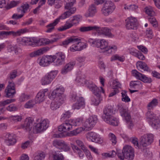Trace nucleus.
Listing matches in <instances>:
<instances>
[{
	"label": "nucleus",
	"instance_id": "3c124183",
	"mask_svg": "<svg viewBox=\"0 0 160 160\" xmlns=\"http://www.w3.org/2000/svg\"><path fill=\"white\" fill-rule=\"evenodd\" d=\"M45 155L43 152H37L34 155L33 160H42L45 158Z\"/></svg>",
	"mask_w": 160,
	"mask_h": 160
},
{
	"label": "nucleus",
	"instance_id": "4be33fe9",
	"mask_svg": "<svg viewBox=\"0 0 160 160\" xmlns=\"http://www.w3.org/2000/svg\"><path fill=\"white\" fill-rule=\"evenodd\" d=\"M3 138L5 143L8 146L13 145L17 142L16 136L13 133H7Z\"/></svg>",
	"mask_w": 160,
	"mask_h": 160
},
{
	"label": "nucleus",
	"instance_id": "49530a36",
	"mask_svg": "<svg viewBox=\"0 0 160 160\" xmlns=\"http://www.w3.org/2000/svg\"><path fill=\"white\" fill-rule=\"evenodd\" d=\"M78 40V38L75 37H72L62 42V44L64 45H67L70 43L76 42Z\"/></svg>",
	"mask_w": 160,
	"mask_h": 160
},
{
	"label": "nucleus",
	"instance_id": "603ef678",
	"mask_svg": "<svg viewBox=\"0 0 160 160\" xmlns=\"http://www.w3.org/2000/svg\"><path fill=\"white\" fill-rule=\"evenodd\" d=\"M122 95V100L125 102H130V99L127 95V92L125 91H122L121 93Z\"/></svg>",
	"mask_w": 160,
	"mask_h": 160
},
{
	"label": "nucleus",
	"instance_id": "a18cd8bd",
	"mask_svg": "<svg viewBox=\"0 0 160 160\" xmlns=\"http://www.w3.org/2000/svg\"><path fill=\"white\" fill-rule=\"evenodd\" d=\"M29 5L28 3H26L23 4L18 9V12H21L24 14L29 9Z\"/></svg>",
	"mask_w": 160,
	"mask_h": 160
},
{
	"label": "nucleus",
	"instance_id": "c9c22d12",
	"mask_svg": "<svg viewBox=\"0 0 160 160\" xmlns=\"http://www.w3.org/2000/svg\"><path fill=\"white\" fill-rule=\"evenodd\" d=\"M116 152L114 150H112L106 152H103L101 154L102 158L106 159L108 158H112L115 157Z\"/></svg>",
	"mask_w": 160,
	"mask_h": 160
},
{
	"label": "nucleus",
	"instance_id": "a19ab883",
	"mask_svg": "<svg viewBox=\"0 0 160 160\" xmlns=\"http://www.w3.org/2000/svg\"><path fill=\"white\" fill-rule=\"evenodd\" d=\"M65 9L68 10L67 11L72 15L74 14L76 11V8L73 6V5H70L68 4H66L65 6Z\"/></svg>",
	"mask_w": 160,
	"mask_h": 160
},
{
	"label": "nucleus",
	"instance_id": "58836bf2",
	"mask_svg": "<svg viewBox=\"0 0 160 160\" xmlns=\"http://www.w3.org/2000/svg\"><path fill=\"white\" fill-rule=\"evenodd\" d=\"M82 118H78L70 119L69 120V122L71 123L72 125L77 126L81 125L82 123Z\"/></svg>",
	"mask_w": 160,
	"mask_h": 160
},
{
	"label": "nucleus",
	"instance_id": "c03bdc74",
	"mask_svg": "<svg viewBox=\"0 0 160 160\" xmlns=\"http://www.w3.org/2000/svg\"><path fill=\"white\" fill-rule=\"evenodd\" d=\"M125 59L124 55L115 54L112 56L111 58V61L118 60L121 62H123Z\"/></svg>",
	"mask_w": 160,
	"mask_h": 160
},
{
	"label": "nucleus",
	"instance_id": "f257e3e1",
	"mask_svg": "<svg viewBox=\"0 0 160 160\" xmlns=\"http://www.w3.org/2000/svg\"><path fill=\"white\" fill-rule=\"evenodd\" d=\"M112 108L111 106L106 107L101 116L102 119L107 123L114 126H118L119 123L118 119L112 116Z\"/></svg>",
	"mask_w": 160,
	"mask_h": 160
},
{
	"label": "nucleus",
	"instance_id": "338daca9",
	"mask_svg": "<svg viewBox=\"0 0 160 160\" xmlns=\"http://www.w3.org/2000/svg\"><path fill=\"white\" fill-rule=\"evenodd\" d=\"M148 20L150 23L155 27L158 26V22L156 18L154 17H151L148 19Z\"/></svg>",
	"mask_w": 160,
	"mask_h": 160
},
{
	"label": "nucleus",
	"instance_id": "5701e85b",
	"mask_svg": "<svg viewBox=\"0 0 160 160\" xmlns=\"http://www.w3.org/2000/svg\"><path fill=\"white\" fill-rule=\"evenodd\" d=\"M6 97L12 98L16 94L15 85L13 82H10L5 89Z\"/></svg>",
	"mask_w": 160,
	"mask_h": 160
},
{
	"label": "nucleus",
	"instance_id": "0e129e2a",
	"mask_svg": "<svg viewBox=\"0 0 160 160\" xmlns=\"http://www.w3.org/2000/svg\"><path fill=\"white\" fill-rule=\"evenodd\" d=\"M63 141L61 140H55L53 142V145L54 146L59 149Z\"/></svg>",
	"mask_w": 160,
	"mask_h": 160
},
{
	"label": "nucleus",
	"instance_id": "ddd939ff",
	"mask_svg": "<svg viewBox=\"0 0 160 160\" xmlns=\"http://www.w3.org/2000/svg\"><path fill=\"white\" fill-rule=\"evenodd\" d=\"M86 136L88 141L96 143L102 144L103 142V138L98 134L93 132H88L86 134Z\"/></svg>",
	"mask_w": 160,
	"mask_h": 160
},
{
	"label": "nucleus",
	"instance_id": "39448f33",
	"mask_svg": "<svg viewBox=\"0 0 160 160\" xmlns=\"http://www.w3.org/2000/svg\"><path fill=\"white\" fill-rule=\"evenodd\" d=\"M64 88L62 86L57 87L49 95L48 97L51 99H56L60 102H63L66 99V96L64 94Z\"/></svg>",
	"mask_w": 160,
	"mask_h": 160
},
{
	"label": "nucleus",
	"instance_id": "37998d69",
	"mask_svg": "<svg viewBox=\"0 0 160 160\" xmlns=\"http://www.w3.org/2000/svg\"><path fill=\"white\" fill-rule=\"evenodd\" d=\"M71 15L67 11L64 12L61 15L59 18H57L55 20L54 23H58L59 22L60 19H64L66 18H69L71 16Z\"/></svg>",
	"mask_w": 160,
	"mask_h": 160
},
{
	"label": "nucleus",
	"instance_id": "052dcab7",
	"mask_svg": "<svg viewBox=\"0 0 160 160\" xmlns=\"http://www.w3.org/2000/svg\"><path fill=\"white\" fill-rule=\"evenodd\" d=\"M6 109L10 112H15L17 111L18 108L14 104H11L6 108Z\"/></svg>",
	"mask_w": 160,
	"mask_h": 160
},
{
	"label": "nucleus",
	"instance_id": "79ce46f5",
	"mask_svg": "<svg viewBox=\"0 0 160 160\" xmlns=\"http://www.w3.org/2000/svg\"><path fill=\"white\" fill-rule=\"evenodd\" d=\"M158 103V100L154 98L148 104L147 108L149 110L153 109L154 108L157 106Z\"/></svg>",
	"mask_w": 160,
	"mask_h": 160
},
{
	"label": "nucleus",
	"instance_id": "c756f323",
	"mask_svg": "<svg viewBox=\"0 0 160 160\" xmlns=\"http://www.w3.org/2000/svg\"><path fill=\"white\" fill-rule=\"evenodd\" d=\"M48 50L49 48L48 47L42 48L31 53L29 55L31 57L41 55L46 52Z\"/></svg>",
	"mask_w": 160,
	"mask_h": 160
},
{
	"label": "nucleus",
	"instance_id": "2eb2a0df",
	"mask_svg": "<svg viewBox=\"0 0 160 160\" xmlns=\"http://www.w3.org/2000/svg\"><path fill=\"white\" fill-rule=\"evenodd\" d=\"M97 116L93 115L90 116L83 124V126L86 127L88 131L91 130L98 121Z\"/></svg>",
	"mask_w": 160,
	"mask_h": 160
},
{
	"label": "nucleus",
	"instance_id": "680f3d73",
	"mask_svg": "<svg viewBox=\"0 0 160 160\" xmlns=\"http://www.w3.org/2000/svg\"><path fill=\"white\" fill-rule=\"evenodd\" d=\"M15 101V100L14 99H8L0 102V106H5L10 103L14 102Z\"/></svg>",
	"mask_w": 160,
	"mask_h": 160
},
{
	"label": "nucleus",
	"instance_id": "b1692460",
	"mask_svg": "<svg viewBox=\"0 0 160 160\" xmlns=\"http://www.w3.org/2000/svg\"><path fill=\"white\" fill-rule=\"evenodd\" d=\"M123 152L126 157L130 160H132L134 157V152L133 148L129 145H125L123 148Z\"/></svg>",
	"mask_w": 160,
	"mask_h": 160
},
{
	"label": "nucleus",
	"instance_id": "0eeeda50",
	"mask_svg": "<svg viewBox=\"0 0 160 160\" xmlns=\"http://www.w3.org/2000/svg\"><path fill=\"white\" fill-rule=\"evenodd\" d=\"M121 115L123 119L126 122L128 128L132 129L133 127V124L131 120V118L128 110L127 108H125L122 105L119 104L118 105Z\"/></svg>",
	"mask_w": 160,
	"mask_h": 160
},
{
	"label": "nucleus",
	"instance_id": "20e7f679",
	"mask_svg": "<svg viewBox=\"0 0 160 160\" xmlns=\"http://www.w3.org/2000/svg\"><path fill=\"white\" fill-rule=\"evenodd\" d=\"M82 20V17L80 15H74L71 17L66 22L64 26L58 28L60 31H63L68 29L73 26L78 24Z\"/></svg>",
	"mask_w": 160,
	"mask_h": 160
},
{
	"label": "nucleus",
	"instance_id": "de8ad7c7",
	"mask_svg": "<svg viewBox=\"0 0 160 160\" xmlns=\"http://www.w3.org/2000/svg\"><path fill=\"white\" fill-rule=\"evenodd\" d=\"M72 114V113L69 111H66L63 112L61 115V119L62 120L64 121L70 118Z\"/></svg>",
	"mask_w": 160,
	"mask_h": 160
},
{
	"label": "nucleus",
	"instance_id": "a878e982",
	"mask_svg": "<svg viewBox=\"0 0 160 160\" xmlns=\"http://www.w3.org/2000/svg\"><path fill=\"white\" fill-rule=\"evenodd\" d=\"M33 122V119L30 117H28L25 119L24 123L21 127L27 131H30L32 127Z\"/></svg>",
	"mask_w": 160,
	"mask_h": 160
},
{
	"label": "nucleus",
	"instance_id": "412c9836",
	"mask_svg": "<svg viewBox=\"0 0 160 160\" xmlns=\"http://www.w3.org/2000/svg\"><path fill=\"white\" fill-rule=\"evenodd\" d=\"M153 136L152 134H148L143 135L140 139V144L143 147H146L152 142Z\"/></svg>",
	"mask_w": 160,
	"mask_h": 160
},
{
	"label": "nucleus",
	"instance_id": "473e14b6",
	"mask_svg": "<svg viewBox=\"0 0 160 160\" xmlns=\"http://www.w3.org/2000/svg\"><path fill=\"white\" fill-rule=\"evenodd\" d=\"M136 66L138 70L142 69L144 71L150 72V70L146 64L141 61H138L137 62Z\"/></svg>",
	"mask_w": 160,
	"mask_h": 160
},
{
	"label": "nucleus",
	"instance_id": "6e6552de",
	"mask_svg": "<svg viewBox=\"0 0 160 160\" xmlns=\"http://www.w3.org/2000/svg\"><path fill=\"white\" fill-rule=\"evenodd\" d=\"M70 99L72 102H76L72 106L73 109L78 110L84 107L85 105L84 99L82 97L78 96L76 92H73L71 95Z\"/></svg>",
	"mask_w": 160,
	"mask_h": 160
},
{
	"label": "nucleus",
	"instance_id": "e433bc0d",
	"mask_svg": "<svg viewBox=\"0 0 160 160\" xmlns=\"http://www.w3.org/2000/svg\"><path fill=\"white\" fill-rule=\"evenodd\" d=\"M130 85L131 88L137 89L138 90L141 89L142 87L141 82L139 81H131Z\"/></svg>",
	"mask_w": 160,
	"mask_h": 160
},
{
	"label": "nucleus",
	"instance_id": "f704fd0d",
	"mask_svg": "<svg viewBox=\"0 0 160 160\" xmlns=\"http://www.w3.org/2000/svg\"><path fill=\"white\" fill-rule=\"evenodd\" d=\"M86 128V127H84L83 125L82 127H79L71 131L70 134L72 136H76L82 132L83 131H88L87 129Z\"/></svg>",
	"mask_w": 160,
	"mask_h": 160
},
{
	"label": "nucleus",
	"instance_id": "bf43d9fd",
	"mask_svg": "<svg viewBox=\"0 0 160 160\" xmlns=\"http://www.w3.org/2000/svg\"><path fill=\"white\" fill-rule=\"evenodd\" d=\"M20 2L19 1H11L9 4H8L7 9H9L11 8L16 6Z\"/></svg>",
	"mask_w": 160,
	"mask_h": 160
},
{
	"label": "nucleus",
	"instance_id": "72a5a7b5",
	"mask_svg": "<svg viewBox=\"0 0 160 160\" xmlns=\"http://www.w3.org/2000/svg\"><path fill=\"white\" fill-rule=\"evenodd\" d=\"M71 146L74 152L78 154L79 158L81 159H82L84 156L83 152L73 144H71Z\"/></svg>",
	"mask_w": 160,
	"mask_h": 160
},
{
	"label": "nucleus",
	"instance_id": "ea45409f",
	"mask_svg": "<svg viewBox=\"0 0 160 160\" xmlns=\"http://www.w3.org/2000/svg\"><path fill=\"white\" fill-rule=\"evenodd\" d=\"M53 101L50 104V108L53 110H54L59 108L61 103L63 102H60L58 100H56V99Z\"/></svg>",
	"mask_w": 160,
	"mask_h": 160
},
{
	"label": "nucleus",
	"instance_id": "774afa93",
	"mask_svg": "<svg viewBox=\"0 0 160 160\" xmlns=\"http://www.w3.org/2000/svg\"><path fill=\"white\" fill-rule=\"evenodd\" d=\"M138 8V6L136 4H131L125 5L124 8L126 9H127L132 10H134L137 9Z\"/></svg>",
	"mask_w": 160,
	"mask_h": 160
},
{
	"label": "nucleus",
	"instance_id": "5fc2aeb1",
	"mask_svg": "<svg viewBox=\"0 0 160 160\" xmlns=\"http://www.w3.org/2000/svg\"><path fill=\"white\" fill-rule=\"evenodd\" d=\"M70 149V147L69 145L63 141L59 150H61V151L67 152L69 151Z\"/></svg>",
	"mask_w": 160,
	"mask_h": 160
},
{
	"label": "nucleus",
	"instance_id": "bb28decb",
	"mask_svg": "<svg viewBox=\"0 0 160 160\" xmlns=\"http://www.w3.org/2000/svg\"><path fill=\"white\" fill-rule=\"evenodd\" d=\"M52 62V56H44L39 60V64L41 66L45 67Z\"/></svg>",
	"mask_w": 160,
	"mask_h": 160
},
{
	"label": "nucleus",
	"instance_id": "9b49d317",
	"mask_svg": "<svg viewBox=\"0 0 160 160\" xmlns=\"http://www.w3.org/2000/svg\"><path fill=\"white\" fill-rule=\"evenodd\" d=\"M49 122L48 119L41 120L33 128V132L39 133L44 131L48 127Z\"/></svg>",
	"mask_w": 160,
	"mask_h": 160
},
{
	"label": "nucleus",
	"instance_id": "393cba45",
	"mask_svg": "<svg viewBox=\"0 0 160 160\" xmlns=\"http://www.w3.org/2000/svg\"><path fill=\"white\" fill-rule=\"evenodd\" d=\"M75 64L74 62H70L66 64L61 69V73L62 75H66L70 72L73 69Z\"/></svg>",
	"mask_w": 160,
	"mask_h": 160
},
{
	"label": "nucleus",
	"instance_id": "9d476101",
	"mask_svg": "<svg viewBox=\"0 0 160 160\" xmlns=\"http://www.w3.org/2000/svg\"><path fill=\"white\" fill-rule=\"evenodd\" d=\"M94 31L98 36L107 37L112 38L114 37V35L111 32V30L107 27H100L95 25Z\"/></svg>",
	"mask_w": 160,
	"mask_h": 160
},
{
	"label": "nucleus",
	"instance_id": "f8f14e48",
	"mask_svg": "<svg viewBox=\"0 0 160 160\" xmlns=\"http://www.w3.org/2000/svg\"><path fill=\"white\" fill-rule=\"evenodd\" d=\"M58 73L57 71H52L48 73L43 77L40 81L41 84L46 85L50 84L56 76Z\"/></svg>",
	"mask_w": 160,
	"mask_h": 160
},
{
	"label": "nucleus",
	"instance_id": "2f4dec72",
	"mask_svg": "<svg viewBox=\"0 0 160 160\" xmlns=\"http://www.w3.org/2000/svg\"><path fill=\"white\" fill-rule=\"evenodd\" d=\"M110 86L113 89L118 90L121 88V84L117 80H112L109 82Z\"/></svg>",
	"mask_w": 160,
	"mask_h": 160
},
{
	"label": "nucleus",
	"instance_id": "423d86ee",
	"mask_svg": "<svg viewBox=\"0 0 160 160\" xmlns=\"http://www.w3.org/2000/svg\"><path fill=\"white\" fill-rule=\"evenodd\" d=\"M146 117L147 121L153 128L158 129L160 128V119L152 112L148 111Z\"/></svg>",
	"mask_w": 160,
	"mask_h": 160
},
{
	"label": "nucleus",
	"instance_id": "cd10ccee",
	"mask_svg": "<svg viewBox=\"0 0 160 160\" xmlns=\"http://www.w3.org/2000/svg\"><path fill=\"white\" fill-rule=\"evenodd\" d=\"M22 41L25 43H28L30 42H32L33 41L34 44L36 46H43L41 38L37 39L34 38H30L27 37H23L22 38Z\"/></svg>",
	"mask_w": 160,
	"mask_h": 160
},
{
	"label": "nucleus",
	"instance_id": "13d9d810",
	"mask_svg": "<svg viewBox=\"0 0 160 160\" xmlns=\"http://www.w3.org/2000/svg\"><path fill=\"white\" fill-rule=\"evenodd\" d=\"M60 152L57 151L53 154V158L55 160H63V156L61 153H59Z\"/></svg>",
	"mask_w": 160,
	"mask_h": 160
},
{
	"label": "nucleus",
	"instance_id": "69168bd1",
	"mask_svg": "<svg viewBox=\"0 0 160 160\" xmlns=\"http://www.w3.org/2000/svg\"><path fill=\"white\" fill-rule=\"evenodd\" d=\"M109 138L113 145H115L117 143V139L115 136L112 133H110L108 135Z\"/></svg>",
	"mask_w": 160,
	"mask_h": 160
},
{
	"label": "nucleus",
	"instance_id": "4d7b16f0",
	"mask_svg": "<svg viewBox=\"0 0 160 160\" xmlns=\"http://www.w3.org/2000/svg\"><path fill=\"white\" fill-rule=\"evenodd\" d=\"M52 39L50 40L51 44L57 41L61 38V36L59 34H54L51 36Z\"/></svg>",
	"mask_w": 160,
	"mask_h": 160
},
{
	"label": "nucleus",
	"instance_id": "c85d7f7f",
	"mask_svg": "<svg viewBox=\"0 0 160 160\" xmlns=\"http://www.w3.org/2000/svg\"><path fill=\"white\" fill-rule=\"evenodd\" d=\"M129 53L139 59L144 60L145 59L144 56L141 53L139 52V51L134 48H130L128 49Z\"/></svg>",
	"mask_w": 160,
	"mask_h": 160
},
{
	"label": "nucleus",
	"instance_id": "7ed1b4c3",
	"mask_svg": "<svg viewBox=\"0 0 160 160\" xmlns=\"http://www.w3.org/2000/svg\"><path fill=\"white\" fill-rule=\"evenodd\" d=\"M98 41L97 47L103 50L106 54H111L114 53L118 49L116 45H109L108 41L104 39H98Z\"/></svg>",
	"mask_w": 160,
	"mask_h": 160
},
{
	"label": "nucleus",
	"instance_id": "e2e57ef3",
	"mask_svg": "<svg viewBox=\"0 0 160 160\" xmlns=\"http://www.w3.org/2000/svg\"><path fill=\"white\" fill-rule=\"evenodd\" d=\"M82 149L85 154L88 160H92L93 157L90 151L86 149L85 148H82Z\"/></svg>",
	"mask_w": 160,
	"mask_h": 160
},
{
	"label": "nucleus",
	"instance_id": "dca6fc26",
	"mask_svg": "<svg viewBox=\"0 0 160 160\" xmlns=\"http://www.w3.org/2000/svg\"><path fill=\"white\" fill-rule=\"evenodd\" d=\"M53 62L57 66L61 65L65 61L66 58L65 54L62 52H59L55 55L52 56Z\"/></svg>",
	"mask_w": 160,
	"mask_h": 160
},
{
	"label": "nucleus",
	"instance_id": "f03ea898",
	"mask_svg": "<svg viewBox=\"0 0 160 160\" xmlns=\"http://www.w3.org/2000/svg\"><path fill=\"white\" fill-rule=\"evenodd\" d=\"M88 87L95 95V96L91 98V104L95 106L98 105L101 101L100 94L101 93H104V90L102 87L99 88L92 83H90Z\"/></svg>",
	"mask_w": 160,
	"mask_h": 160
},
{
	"label": "nucleus",
	"instance_id": "6ab92c4d",
	"mask_svg": "<svg viewBox=\"0 0 160 160\" xmlns=\"http://www.w3.org/2000/svg\"><path fill=\"white\" fill-rule=\"evenodd\" d=\"M48 91V88L41 90L37 94L34 100L37 104L43 102L46 99L45 94Z\"/></svg>",
	"mask_w": 160,
	"mask_h": 160
},
{
	"label": "nucleus",
	"instance_id": "7c9ffc66",
	"mask_svg": "<svg viewBox=\"0 0 160 160\" xmlns=\"http://www.w3.org/2000/svg\"><path fill=\"white\" fill-rule=\"evenodd\" d=\"M96 12L95 7L94 5H91L89 7L84 15L87 18L92 17L95 15Z\"/></svg>",
	"mask_w": 160,
	"mask_h": 160
},
{
	"label": "nucleus",
	"instance_id": "4c0bfd02",
	"mask_svg": "<svg viewBox=\"0 0 160 160\" xmlns=\"http://www.w3.org/2000/svg\"><path fill=\"white\" fill-rule=\"evenodd\" d=\"M22 116L18 115H11L8 117V120L11 122L14 123L20 122L22 121Z\"/></svg>",
	"mask_w": 160,
	"mask_h": 160
},
{
	"label": "nucleus",
	"instance_id": "f3484780",
	"mask_svg": "<svg viewBox=\"0 0 160 160\" xmlns=\"http://www.w3.org/2000/svg\"><path fill=\"white\" fill-rule=\"evenodd\" d=\"M138 25L137 19L134 17L131 16L126 20V27L128 29H135Z\"/></svg>",
	"mask_w": 160,
	"mask_h": 160
},
{
	"label": "nucleus",
	"instance_id": "864d4df0",
	"mask_svg": "<svg viewBox=\"0 0 160 160\" xmlns=\"http://www.w3.org/2000/svg\"><path fill=\"white\" fill-rule=\"evenodd\" d=\"M31 97V96L30 95L23 93L20 96L19 100L20 102H24L30 98Z\"/></svg>",
	"mask_w": 160,
	"mask_h": 160
},
{
	"label": "nucleus",
	"instance_id": "6e6d98bb",
	"mask_svg": "<svg viewBox=\"0 0 160 160\" xmlns=\"http://www.w3.org/2000/svg\"><path fill=\"white\" fill-rule=\"evenodd\" d=\"M145 11L146 14L150 16L153 15L154 13L152 8L150 6H148L145 8Z\"/></svg>",
	"mask_w": 160,
	"mask_h": 160
},
{
	"label": "nucleus",
	"instance_id": "8fccbe9b",
	"mask_svg": "<svg viewBox=\"0 0 160 160\" xmlns=\"http://www.w3.org/2000/svg\"><path fill=\"white\" fill-rule=\"evenodd\" d=\"M37 104L35 100H30L26 102L24 105V107L26 108H31Z\"/></svg>",
	"mask_w": 160,
	"mask_h": 160
},
{
	"label": "nucleus",
	"instance_id": "09e8293b",
	"mask_svg": "<svg viewBox=\"0 0 160 160\" xmlns=\"http://www.w3.org/2000/svg\"><path fill=\"white\" fill-rule=\"evenodd\" d=\"M95 25L90 26L87 27H82L80 29L81 32H88L90 31H94Z\"/></svg>",
	"mask_w": 160,
	"mask_h": 160
},
{
	"label": "nucleus",
	"instance_id": "a211bd4d",
	"mask_svg": "<svg viewBox=\"0 0 160 160\" xmlns=\"http://www.w3.org/2000/svg\"><path fill=\"white\" fill-rule=\"evenodd\" d=\"M132 74L137 79L140 80L144 82L150 83L152 82L151 78L147 77L145 75L141 74L136 70H132Z\"/></svg>",
	"mask_w": 160,
	"mask_h": 160
},
{
	"label": "nucleus",
	"instance_id": "1a4fd4ad",
	"mask_svg": "<svg viewBox=\"0 0 160 160\" xmlns=\"http://www.w3.org/2000/svg\"><path fill=\"white\" fill-rule=\"evenodd\" d=\"M72 125L69 122V120L60 125L58 127V130L60 132L54 135L55 137L61 138L67 135V132L72 129Z\"/></svg>",
	"mask_w": 160,
	"mask_h": 160
},
{
	"label": "nucleus",
	"instance_id": "4468645a",
	"mask_svg": "<svg viewBox=\"0 0 160 160\" xmlns=\"http://www.w3.org/2000/svg\"><path fill=\"white\" fill-rule=\"evenodd\" d=\"M115 8L113 2L110 1H107L102 9V12L104 15L108 16L112 12Z\"/></svg>",
	"mask_w": 160,
	"mask_h": 160
},
{
	"label": "nucleus",
	"instance_id": "aec40b11",
	"mask_svg": "<svg viewBox=\"0 0 160 160\" xmlns=\"http://www.w3.org/2000/svg\"><path fill=\"white\" fill-rule=\"evenodd\" d=\"M72 43H75L71 46L70 48V50L72 52L81 50L85 48L87 46L86 43L81 42L80 39L78 38L76 42H73Z\"/></svg>",
	"mask_w": 160,
	"mask_h": 160
}]
</instances>
